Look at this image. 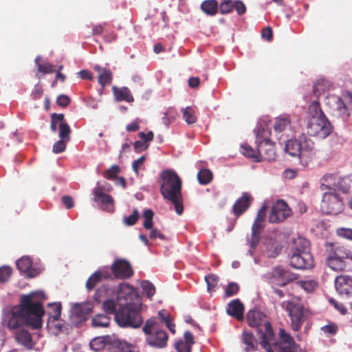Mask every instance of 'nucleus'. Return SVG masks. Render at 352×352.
I'll return each instance as SVG.
<instances>
[{
  "label": "nucleus",
  "instance_id": "nucleus-43",
  "mask_svg": "<svg viewBox=\"0 0 352 352\" xmlns=\"http://www.w3.org/2000/svg\"><path fill=\"white\" fill-rule=\"evenodd\" d=\"M176 111L175 110L170 107L168 108L164 113V116L162 117V122L166 126H168L176 118Z\"/></svg>",
  "mask_w": 352,
  "mask_h": 352
},
{
  "label": "nucleus",
  "instance_id": "nucleus-57",
  "mask_svg": "<svg viewBox=\"0 0 352 352\" xmlns=\"http://www.w3.org/2000/svg\"><path fill=\"white\" fill-rule=\"evenodd\" d=\"M324 333L335 335L338 331V326L334 323H329L321 327Z\"/></svg>",
  "mask_w": 352,
  "mask_h": 352
},
{
  "label": "nucleus",
  "instance_id": "nucleus-51",
  "mask_svg": "<svg viewBox=\"0 0 352 352\" xmlns=\"http://www.w3.org/2000/svg\"><path fill=\"white\" fill-rule=\"evenodd\" d=\"M120 172V167L117 165H113L104 173V177L108 179H114Z\"/></svg>",
  "mask_w": 352,
  "mask_h": 352
},
{
  "label": "nucleus",
  "instance_id": "nucleus-48",
  "mask_svg": "<svg viewBox=\"0 0 352 352\" xmlns=\"http://www.w3.org/2000/svg\"><path fill=\"white\" fill-rule=\"evenodd\" d=\"M12 273V269L8 266L3 265L0 267V283H6L9 280Z\"/></svg>",
  "mask_w": 352,
  "mask_h": 352
},
{
  "label": "nucleus",
  "instance_id": "nucleus-4",
  "mask_svg": "<svg viewBox=\"0 0 352 352\" xmlns=\"http://www.w3.org/2000/svg\"><path fill=\"white\" fill-rule=\"evenodd\" d=\"M285 151L292 157L298 158L300 163L306 166L314 159L316 151L314 142L305 135L298 139L284 140Z\"/></svg>",
  "mask_w": 352,
  "mask_h": 352
},
{
  "label": "nucleus",
  "instance_id": "nucleus-54",
  "mask_svg": "<svg viewBox=\"0 0 352 352\" xmlns=\"http://www.w3.org/2000/svg\"><path fill=\"white\" fill-rule=\"evenodd\" d=\"M104 346L103 339L100 337L96 338L90 342V347L94 351H99Z\"/></svg>",
  "mask_w": 352,
  "mask_h": 352
},
{
  "label": "nucleus",
  "instance_id": "nucleus-20",
  "mask_svg": "<svg viewBox=\"0 0 352 352\" xmlns=\"http://www.w3.org/2000/svg\"><path fill=\"white\" fill-rule=\"evenodd\" d=\"M111 271L114 276L120 279L129 278L133 275L130 263L124 259L116 260L111 265Z\"/></svg>",
  "mask_w": 352,
  "mask_h": 352
},
{
  "label": "nucleus",
  "instance_id": "nucleus-12",
  "mask_svg": "<svg viewBox=\"0 0 352 352\" xmlns=\"http://www.w3.org/2000/svg\"><path fill=\"white\" fill-rule=\"evenodd\" d=\"M320 207L324 213L336 215L343 210L344 204L338 192L329 190L324 193Z\"/></svg>",
  "mask_w": 352,
  "mask_h": 352
},
{
  "label": "nucleus",
  "instance_id": "nucleus-41",
  "mask_svg": "<svg viewBox=\"0 0 352 352\" xmlns=\"http://www.w3.org/2000/svg\"><path fill=\"white\" fill-rule=\"evenodd\" d=\"M140 287L142 289L143 293L149 299H151L155 294V287L154 285L148 280L141 281Z\"/></svg>",
  "mask_w": 352,
  "mask_h": 352
},
{
  "label": "nucleus",
  "instance_id": "nucleus-38",
  "mask_svg": "<svg viewBox=\"0 0 352 352\" xmlns=\"http://www.w3.org/2000/svg\"><path fill=\"white\" fill-rule=\"evenodd\" d=\"M182 112V117L188 124H192L196 122L197 118L195 116V111L191 107H186L181 109Z\"/></svg>",
  "mask_w": 352,
  "mask_h": 352
},
{
  "label": "nucleus",
  "instance_id": "nucleus-56",
  "mask_svg": "<svg viewBox=\"0 0 352 352\" xmlns=\"http://www.w3.org/2000/svg\"><path fill=\"white\" fill-rule=\"evenodd\" d=\"M239 291V286L235 283H230L225 291V295L227 297L236 294Z\"/></svg>",
  "mask_w": 352,
  "mask_h": 352
},
{
  "label": "nucleus",
  "instance_id": "nucleus-61",
  "mask_svg": "<svg viewBox=\"0 0 352 352\" xmlns=\"http://www.w3.org/2000/svg\"><path fill=\"white\" fill-rule=\"evenodd\" d=\"M337 233L342 237L352 240V229L342 228L338 230Z\"/></svg>",
  "mask_w": 352,
  "mask_h": 352
},
{
  "label": "nucleus",
  "instance_id": "nucleus-52",
  "mask_svg": "<svg viewBox=\"0 0 352 352\" xmlns=\"http://www.w3.org/2000/svg\"><path fill=\"white\" fill-rule=\"evenodd\" d=\"M175 349L177 352H190L191 346L183 340H179L175 344Z\"/></svg>",
  "mask_w": 352,
  "mask_h": 352
},
{
  "label": "nucleus",
  "instance_id": "nucleus-36",
  "mask_svg": "<svg viewBox=\"0 0 352 352\" xmlns=\"http://www.w3.org/2000/svg\"><path fill=\"white\" fill-rule=\"evenodd\" d=\"M111 319L107 314H99L92 318L91 324L94 327H107Z\"/></svg>",
  "mask_w": 352,
  "mask_h": 352
},
{
  "label": "nucleus",
  "instance_id": "nucleus-34",
  "mask_svg": "<svg viewBox=\"0 0 352 352\" xmlns=\"http://www.w3.org/2000/svg\"><path fill=\"white\" fill-rule=\"evenodd\" d=\"M16 341L28 349L33 346V342L30 333L26 330H21L16 333Z\"/></svg>",
  "mask_w": 352,
  "mask_h": 352
},
{
  "label": "nucleus",
  "instance_id": "nucleus-30",
  "mask_svg": "<svg viewBox=\"0 0 352 352\" xmlns=\"http://www.w3.org/2000/svg\"><path fill=\"white\" fill-rule=\"evenodd\" d=\"M250 204V196L247 192H243L242 196L239 198L233 206V211L236 216H239L244 212L249 207Z\"/></svg>",
  "mask_w": 352,
  "mask_h": 352
},
{
  "label": "nucleus",
  "instance_id": "nucleus-33",
  "mask_svg": "<svg viewBox=\"0 0 352 352\" xmlns=\"http://www.w3.org/2000/svg\"><path fill=\"white\" fill-rule=\"evenodd\" d=\"M94 69L98 72V82L102 87L111 82L112 74L110 70L99 65H95Z\"/></svg>",
  "mask_w": 352,
  "mask_h": 352
},
{
  "label": "nucleus",
  "instance_id": "nucleus-32",
  "mask_svg": "<svg viewBox=\"0 0 352 352\" xmlns=\"http://www.w3.org/2000/svg\"><path fill=\"white\" fill-rule=\"evenodd\" d=\"M241 342L245 345L244 348L245 352L254 351L257 346V340L250 332L243 331Z\"/></svg>",
  "mask_w": 352,
  "mask_h": 352
},
{
  "label": "nucleus",
  "instance_id": "nucleus-23",
  "mask_svg": "<svg viewBox=\"0 0 352 352\" xmlns=\"http://www.w3.org/2000/svg\"><path fill=\"white\" fill-rule=\"evenodd\" d=\"M94 200L100 203L101 207L104 210L111 212L113 210V198L104 192L100 188L98 187L94 190Z\"/></svg>",
  "mask_w": 352,
  "mask_h": 352
},
{
  "label": "nucleus",
  "instance_id": "nucleus-49",
  "mask_svg": "<svg viewBox=\"0 0 352 352\" xmlns=\"http://www.w3.org/2000/svg\"><path fill=\"white\" fill-rule=\"evenodd\" d=\"M63 118H64V116H63V114H61V113H60V114L53 113L52 115L51 125H50L52 131H53V132L56 131L57 127L59 126V124H60V122L62 121V120H63Z\"/></svg>",
  "mask_w": 352,
  "mask_h": 352
},
{
  "label": "nucleus",
  "instance_id": "nucleus-42",
  "mask_svg": "<svg viewBox=\"0 0 352 352\" xmlns=\"http://www.w3.org/2000/svg\"><path fill=\"white\" fill-rule=\"evenodd\" d=\"M308 113L311 118L322 117V116H325L321 110L319 103L316 100H313L309 104Z\"/></svg>",
  "mask_w": 352,
  "mask_h": 352
},
{
  "label": "nucleus",
  "instance_id": "nucleus-40",
  "mask_svg": "<svg viewBox=\"0 0 352 352\" xmlns=\"http://www.w3.org/2000/svg\"><path fill=\"white\" fill-rule=\"evenodd\" d=\"M212 179V173L209 169H201L197 173V179L202 185L209 184Z\"/></svg>",
  "mask_w": 352,
  "mask_h": 352
},
{
  "label": "nucleus",
  "instance_id": "nucleus-37",
  "mask_svg": "<svg viewBox=\"0 0 352 352\" xmlns=\"http://www.w3.org/2000/svg\"><path fill=\"white\" fill-rule=\"evenodd\" d=\"M331 85L325 79L318 80L314 85V92L316 96H319L330 89Z\"/></svg>",
  "mask_w": 352,
  "mask_h": 352
},
{
  "label": "nucleus",
  "instance_id": "nucleus-16",
  "mask_svg": "<svg viewBox=\"0 0 352 352\" xmlns=\"http://www.w3.org/2000/svg\"><path fill=\"white\" fill-rule=\"evenodd\" d=\"M274 132L277 138L280 140L283 136L289 138L292 135L293 131L291 126V119L289 115H281L277 117L274 123Z\"/></svg>",
  "mask_w": 352,
  "mask_h": 352
},
{
  "label": "nucleus",
  "instance_id": "nucleus-1",
  "mask_svg": "<svg viewBox=\"0 0 352 352\" xmlns=\"http://www.w3.org/2000/svg\"><path fill=\"white\" fill-rule=\"evenodd\" d=\"M45 298L41 291L22 296L20 306L3 310L2 324L10 330H15L24 324H29L36 329L41 327L45 313L42 304Z\"/></svg>",
  "mask_w": 352,
  "mask_h": 352
},
{
  "label": "nucleus",
  "instance_id": "nucleus-44",
  "mask_svg": "<svg viewBox=\"0 0 352 352\" xmlns=\"http://www.w3.org/2000/svg\"><path fill=\"white\" fill-rule=\"evenodd\" d=\"M58 128L59 138L63 140L68 141L71 130L69 125L64 121V119L60 122Z\"/></svg>",
  "mask_w": 352,
  "mask_h": 352
},
{
  "label": "nucleus",
  "instance_id": "nucleus-50",
  "mask_svg": "<svg viewBox=\"0 0 352 352\" xmlns=\"http://www.w3.org/2000/svg\"><path fill=\"white\" fill-rule=\"evenodd\" d=\"M139 212L137 208H134L131 215L124 217L123 222L125 225L133 226L137 222Z\"/></svg>",
  "mask_w": 352,
  "mask_h": 352
},
{
  "label": "nucleus",
  "instance_id": "nucleus-8",
  "mask_svg": "<svg viewBox=\"0 0 352 352\" xmlns=\"http://www.w3.org/2000/svg\"><path fill=\"white\" fill-rule=\"evenodd\" d=\"M256 135V144L258 146V155L259 161L264 160L272 161L275 159L276 153L274 146L269 138L270 132L264 126H257L254 130Z\"/></svg>",
  "mask_w": 352,
  "mask_h": 352
},
{
  "label": "nucleus",
  "instance_id": "nucleus-47",
  "mask_svg": "<svg viewBox=\"0 0 352 352\" xmlns=\"http://www.w3.org/2000/svg\"><path fill=\"white\" fill-rule=\"evenodd\" d=\"M298 285L307 293L313 292L317 287V283L314 280H300Z\"/></svg>",
  "mask_w": 352,
  "mask_h": 352
},
{
  "label": "nucleus",
  "instance_id": "nucleus-53",
  "mask_svg": "<svg viewBox=\"0 0 352 352\" xmlns=\"http://www.w3.org/2000/svg\"><path fill=\"white\" fill-rule=\"evenodd\" d=\"M205 280L207 283L208 289L210 290L216 287L218 283V277L214 274L207 275L205 276Z\"/></svg>",
  "mask_w": 352,
  "mask_h": 352
},
{
  "label": "nucleus",
  "instance_id": "nucleus-9",
  "mask_svg": "<svg viewBox=\"0 0 352 352\" xmlns=\"http://www.w3.org/2000/svg\"><path fill=\"white\" fill-rule=\"evenodd\" d=\"M281 306L285 310L291 320V327L294 331L298 332L305 320V309L301 300L296 297L284 300Z\"/></svg>",
  "mask_w": 352,
  "mask_h": 352
},
{
  "label": "nucleus",
  "instance_id": "nucleus-59",
  "mask_svg": "<svg viewBox=\"0 0 352 352\" xmlns=\"http://www.w3.org/2000/svg\"><path fill=\"white\" fill-rule=\"evenodd\" d=\"M233 9H235L236 12L241 15L246 11V8L244 3L241 1H233Z\"/></svg>",
  "mask_w": 352,
  "mask_h": 352
},
{
  "label": "nucleus",
  "instance_id": "nucleus-58",
  "mask_svg": "<svg viewBox=\"0 0 352 352\" xmlns=\"http://www.w3.org/2000/svg\"><path fill=\"white\" fill-rule=\"evenodd\" d=\"M65 140H63L60 139V140L57 141L54 145H53V152L54 153H60L65 151Z\"/></svg>",
  "mask_w": 352,
  "mask_h": 352
},
{
  "label": "nucleus",
  "instance_id": "nucleus-63",
  "mask_svg": "<svg viewBox=\"0 0 352 352\" xmlns=\"http://www.w3.org/2000/svg\"><path fill=\"white\" fill-rule=\"evenodd\" d=\"M145 161V157L141 156L136 160L133 161L132 164V168L135 173H138L139 168L143 165Z\"/></svg>",
  "mask_w": 352,
  "mask_h": 352
},
{
  "label": "nucleus",
  "instance_id": "nucleus-18",
  "mask_svg": "<svg viewBox=\"0 0 352 352\" xmlns=\"http://www.w3.org/2000/svg\"><path fill=\"white\" fill-rule=\"evenodd\" d=\"M267 206L263 205L258 211L256 218L252 226L251 240L248 241L250 245L254 248L259 242V232L263 228V222L265 216Z\"/></svg>",
  "mask_w": 352,
  "mask_h": 352
},
{
  "label": "nucleus",
  "instance_id": "nucleus-2",
  "mask_svg": "<svg viewBox=\"0 0 352 352\" xmlns=\"http://www.w3.org/2000/svg\"><path fill=\"white\" fill-rule=\"evenodd\" d=\"M160 183L162 196L174 204L177 214H182L184 209L181 192L182 181L178 175L172 170H163L160 174Z\"/></svg>",
  "mask_w": 352,
  "mask_h": 352
},
{
  "label": "nucleus",
  "instance_id": "nucleus-24",
  "mask_svg": "<svg viewBox=\"0 0 352 352\" xmlns=\"http://www.w3.org/2000/svg\"><path fill=\"white\" fill-rule=\"evenodd\" d=\"M280 336L281 342L278 346V352H296V345L290 335L281 329Z\"/></svg>",
  "mask_w": 352,
  "mask_h": 352
},
{
  "label": "nucleus",
  "instance_id": "nucleus-13",
  "mask_svg": "<svg viewBox=\"0 0 352 352\" xmlns=\"http://www.w3.org/2000/svg\"><path fill=\"white\" fill-rule=\"evenodd\" d=\"M351 179L350 177H340L338 175H326L322 180V186L324 189L333 190L338 192V190L343 193H347L351 187Z\"/></svg>",
  "mask_w": 352,
  "mask_h": 352
},
{
  "label": "nucleus",
  "instance_id": "nucleus-26",
  "mask_svg": "<svg viewBox=\"0 0 352 352\" xmlns=\"http://www.w3.org/2000/svg\"><path fill=\"white\" fill-rule=\"evenodd\" d=\"M335 286L340 294H349L352 292V278L346 275L337 276Z\"/></svg>",
  "mask_w": 352,
  "mask_h": 352
},
{
  "label": "nucleus",
  "instance_id": "nucleus-22",
  "mask_svg": "<svg viewBox=\"0 0 352 352\" xmlns=\"http://www.w3.org/2000/svg\"><path fill=\"white\" fill-rule=\"evenodd\" d=\"M116 298L117 300L120 301L123 300V303L135 302L137 300H141L133 287L127 283L119 285Z\"/></svg>",
  "mask_w": 352,
  "mask_h": 352
},
{
  "label": "nucleus",
  "instance_id": "nucleus-62",
  "mask_svg": "<svg viewBox=\"0 0 352 352\" xmlns=\"http://www.w3.org/2000/svg\"><path fill=\"white\" fill-rule=\"evenodd\" d=\"M43 91L41 86L39 84H36L32 91L31 96L33 99H38L41 97Z\"/></svg>",
  "mask_w": 352,
  "mask_h": 352
},
{
  "label": "nucleus",
  "instance_id": "nucleus-39",
  "mask_svg": "<svg viewBox=\"0 0 352 352\" xmlns=\"http://www.w3.org/2000/svg\"><path fill=\"white\" fill-rule=\"evenodd\" d=\"M241 153L245 157L252 158L255 162H259V156L258 155V148L256 151L253 150L248 144H243L241 146Z\"/></svg>",
  "mask_w": 352,
  "mask_h": 352
},
{
  "label": "nucleus",
  "instance_id": "nucleus-31",
  "mask_svg": "<svg viewBox=\"0 0 352 352\" xmlns=\"http://www.w3.org/2000/svg\"><path fill=\"white\" fill-rule=\"evenodd\" d=\"M226 311L228 315L239 320L243 318V305L239 299L233 300L228 303Z\"/></svg>",
  "mask_w": 352,
  "mask_h": 352
},
{
  "label": "nucleus",
  "instance_id": "nucleus-29",
  "mask_svg": "<svg viewBox=\"0 0 352 352\" xmlns=\"http://www.w3.org/2000/svg\"><path fill=\"white\" fill-rule=\"evenodd\" d=\"M112 91L116 101L120 102L124 100L128 102H131L134 100L131 91L126 87L118 88L116 86H113Z\"/></svg>",
  "mask_w": 352,
  "mask_h": 352
},
{
  "label": "nucleus",
  "instance_id": "nucleus-6",
  "mask_svg": "<svg viewBox=\"0 0 352 352\" xmlns=\"http://www.w3.org/2000/svg\"><path fill=\"white\" fill-rule=\"evenodd\" d=\"M248 324L258 327V333L261 337V344L266 352H273L271 349L274 333L270 323L266 320L265 315L256 310H250L247 315Z\"/></svg>",
  "mask_w": 352,
  "mask_h": 352
},
{
  "label": "nucleus",
  "instance_id": "nucleus-11",
  "mask_svg": "<svg viewBox=\"0 0 352 352\" xmlns=\"http://www.w3.org/2000/svg\"><path fill=\"white\" fill-rule=\"evenodd\" d=\"M307 133L311 136L325 139L333 131V126L326 116L310 118L307 124Z\"/></svg>",
  "mask_w": 352,
  "mask_h": 352
},
{
  "label": "nucleus",
  "instance_id": "nucleus-10",
  "mask_svg": "<svg viewBox=\"0 0 352 352\" xmlns=\"http://www.w3.org/2000/svg\"><path fill=\"white\" fill-rule=\"evenodd\" d=\"M328 105L338 116L344 117L349 116V109L352 107V93L343 91L341 96L330 95L325 99Z\"/></svg>",
  "mask_w": 352,
  "mask_h": 352
},
{
  "label": "nucleus",
  "instance_id": "nucleus-21",
  "mask_svg": "<svg viewBox=\"0 0 352 352\" xmlns=\"http://www.w3.org/2000/svg\"><path fill=\"white\" fill-rule=\"evenodd\" d=\"M346 252L340 248H336L333 253L329 254L327 258L328 266L334 271H340L345 268Z\"/></svg>",
  "mask_w": 352,
  "mask_h": 352
},
{
  "label": "nucleus",
  "instance_id": "nucleus-5",
  "mask_svg": "<svg viewBox=\"0 0 352 352\" xmlns=\"http://www.w3.org/2000/svg\"><path fill=\"white\" fill-rule=\"evenodd\" d=\"M290 264L296 269H309L314 265L313 256L310 252L308 240L298 237L293 242L291 250Z\"/></svg>",
  "mask_w": 352,
  "mask_h": 352
},
{
  "label": "nucleus",
  "instance_id": "nucleus-19",
  "mask_svg": "<svg viewBox=\"0 0 352 352\" xmlns=\"http://www.w3.org/2000/svg\"><path fill=\"white\" fill-rule=\"evenodd\" d=\"M93 305L90 302L76 303L71 310L72 320L76 324L85 321L91 313Z\"/></svg>",
  "mask_w": 352,
  "mask_h": 352
},
{
  "label": "nucleus",
  "instance_id": "nucleus-28",
  "mask_svg": "<svg viewBox=\"0 0 352 352\" xmlns=\"http://www.w3.org/2000/svg\"><path fill=\"white\" fill-rule=\"evenodd\" d=\"M271 275L274 280L279 285H285L287 281L293 279L289 272L282 267H276L273 269Z\"/></svg>",
  "mask_w": 352,
  "mask_h": 352
},
{
  "label": "nucleus",
  "instance_id": "nucleus-27",
  "mask_svg": "<svg viewBox=\"0 0 352 352\" xmlns=\"http://www.w3.org/2000/svg\"><path fill=\"white\" fill-rule=\"evenodd\" d=\"M263 245V254L269 258L277 256L282 249L281 245L274 239L266 240Z\"/></svg>",
  "mask_w": 352,
  "mask_h": 352
},
{
  "label": "nucleus",
  "instance_id": "nucleus-15",
  "mask_svg": "<svg viewBox=\"0 0 352 352\" xmlns=\"http://www.w3.org/2000/svg\"><path fill=\"white\" fill-rule=\"evenodd\" d=\"M18 270L26 277L33 278L39 274L42 270V266L36 261H33L29 256H23L16 262Z\"/></svg>",
  "mask_w": 352,
  "mask_h": 352
},
{
  "label": "nucleus",
  "instance_id": "nucleus-17",
  "mask_svg": "<svg viewBox=\"0 0 352 352\" xmlns=\"http://www.w3.org/2000/svg\"><path fill=\"white\" fill-rule=\"evenodd\" d=\"M291 215V210L283 200L277 201L272 206L269 215L270 223H279Z\"/></svg>",
  "mask_w": 352,
  "mask_h": 352
},
{
  "label": "nucleus",
  "instance_id": "nucleus-25",
  "mask_svg": "<svg viewBox=\"0 0 352 352\" xmlns=\"http://www.w3.org/2000/svg\"><path fill=\"white\" fill-rule=\"evenodd\" d=\"M50 305L55 307L56 311L55 313L50 314V318L47 320V327L54 328L59 332L62 331L63 326V321L60 320L61 305L59 302H52Z\"/></svg>",
  "mask_w": 352,
  "mask_h": 352
},
{
  "label": "nucleus",
  "instance_id": "nucleus-14",
  "mask_svg": "<svg viewBox=\"0 0 352 352\" xmlns=\"http://www.w3.org/2000/svg\"><path fill=\"white\" fill-rule=\"evenodd\" d=\"M113 294V291L106 286L98 288L96 292L95 299L98 302L102 303V309L107 314L115 315V312L117 311L116 307L122 304L118 303L119 300L117 299L110 298Z\"/></svg>",
  "mask_w": 352,
  "mask_h": 352
},
{
  "label": "nucleus",
  "instance_id": "nucleus-45",
  "mask_svg": "<svg viewBox=\"0 0 352 352\" xmlns=\"http://www.w3.org/2000/svg\"><path fill=\"white\" fill-rule=\"evenodd\" d=\"M102 272H96L88 278L86 283V287L88 290L92 289L102 279Z\"/></svg>",
  "mask_w": 352,
  "mask_h": 352
},
{
  "label": "nucleus",
  "instance_id": "nucleus-35",
  "mask_svg": "<svg viewBox=\"0 0 352 352\" xmlns=\"http://www.w3.org/2000/svg\"><path fill=\"white\" fill-rule=\"evenodd\" d=\"M202 11L208 15H214L218 10V3L216 0L204 1L201 5Z\"/></svg>",
  "mask_w": 352,
  "mask_h": 352
},
{
  "label": "nucleus",
  "instance_id": "nucleus-3",
  "mask_svg": "<svg viewBox=\"0 0 352 352\" xmlns=\"http://www.w3.org/2000/svg\"><path fill=\"white\" fill-rule=\"evenodd\" d=\"M142 309L141 300L120 304L115 312V321L120 327L138 329L143 323Z\"/></svg>",
  "mask_w": 352,
  "mask_h": 352
},
{
  "label": "nucleus",
  "instance_id": "nucleus-55",
  "mask_svg": "<svg viewBox=\"0 0 352 352\" xmlns=\"http://www.w3.org/2000/svg\"><path fill=\"white\" fill-rule=\"evenodd\" d=\"M221 14L229 13L233 9V1L228 0L222 2L219 7Z\"/></svg>",
  "mask_w": 352,
  "mask_h": 352
},
{
  "label": "nucleus",
  "instance_id": "nucleus-64",
  "mask_svg": "<svg viewBox=\"0 0 352 352\" xmlns=\"http://www.w3.org/2000/svg\"><path fill=\"white\" fill-rule=\"evenodd\" d=\"M56 102L59 106L67 107L69 104L70 99L67 96L63 94L57 98Z\"/></svg>",
  "mask_w": 352,
  "mask_h": 352
},
{
  "label": "nucleus",
  "instance_id": "nucleus-46",
  "mask_svg": "<svg viewBox=\"0 0 352 352\" xmlns=\"http://www.w3.org/2000/svg\"><path fill=\"white\" fill-rule=\"evenodd\" d=\"M41 56H38L35 59V63L38 67V70L43 74H50L54 72L53 65L49 63H45L44 64L39 63Z\"/></svg>",
  "mask_w": 352,
  "mask_h": 352
},
{
  "label": "nucleus",
  "instance_id": "nucleus-60",
  "mask_svg": "<svg viewBox=\"0 0 352 352\" xmlns=\"http://www.w3.org/2000/svg\"><path fill=\"white\" fill-rule=\"evenodd\" d=\"M134 149L136 152H141L146 150L148 147V144L146 142L137 140L133 144Z\"/></svg>",
  "mask_w": 352,
  "mask_h": 352
},
{
  "label": "nucleus",
  "instance_id": "nucleus-7",
  "mask_svg": "<svg viewBox=\"0 0 352 352\" xmlns=\"http://www.w3.org/2000/svg\"><path fill=\"white\" fill-rule=\"evenodd\" d=\"M142 330L147 336L146 341L148 345L158 349L166 346L168 335L165 331L159 329V324L155 318L148 319Z\"/></svg>",
  "mask_w": 352,
  "mask_h": 352
}]
</instances>
